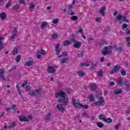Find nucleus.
Masks as SVG:
<instances>
[{
  "label": "nucleus",
  "instance_id": "obj_6",
  "mask_svg": "<svg viewBox=\"0 0 130 130\" xmlns=\"http://www.w3.org/2000/svg\"><path fill=\"white\" fill-rule=\"evenodd\" d=\"M120 69H121L120 66L119 64H116L113 67L112 70L110 72V74L111 75H113L114 73L117 74Z\"/></svg>",
  "mask_w": 130,
  "mask_h": 130
},
{
  "label": "nucleus",
  "instance_id": "obj_36",
  "mask_svg": "<svg viewBox=\"0 0 130 130\" xmlns=\"http://www.w3.org/2000/svg\"><path fill=\"white\" fill-rule=\"evenodd\" d=\"M81 116L82 117H86L88 118L89 117V115H88V114H87V113L86 112H83L82 114H81Z\"/></svg>",
  "mask_w": 130,
  "mask_h": 130
},
{
  "label": "nucleus",
  "instance_id": "obj_11",
  "mask_svg": "<svg viewBox=\"0 0 130 130\" xmlns=\"http://www.w3.org/2000/svg\"><path fill=\"white\" fill-rule=\"evenodd\" d=\"M56 107L59 111H60L62 113L64 111V108H63V106L62 104L57 105Z\"/></svg>",
  "mask_w": 130,
  "mask_h": 130
},
{
  "label": "nucleus",
  "instance_id": "obj_35",
  "mask_svg": "<svg viewBox=\"0 0 130 130\" xmlns=\"http://www.w3.org/2000/svg\"><path fill=\"white\" fill-rule=\"evenodd\" d=\"M95 21V22H98V23H101L102 21V18H101V17H96Z\"/></svg>",
  "mask_w": 130,
  "mask_h": 130
},
{
  "label": "nucleus",
  "instance_id": "obj_52",
  "mask_svg": "<svg viewBox=\"0 0 130 130\" xmlns=\"http://www.w3.org/2000/svg\"><path fill=\"white\" fill-rule=\"evenodd\" d=\"M99 119L103 120V118H105V117L103 115H100L99 116Z\"/></svg>",
  "mask_w": 130,
  "mask_h": 130
},
{
  "label": "nucleus",
  "instance_id": "obj_37",
  "mask_svg": "<svg viewBox=\"0 0 130 130\" xmlns=\"http://www.w3.org/2000/svg\"><path fill=\"white\" fill-rule=\"evenodd\" d=\"M89 99L91 102L95 101V98H94V97H93L92 94H90L89 95Z\"/></svg>",
  "mask_w": 130,
  "mask_h": 130
},
{
  "label": "nucleus",
  "instance_id": "obj_1",
  "mask_svg": "<svg viewBox=\"0 0 130 130\" xmlns=\"http://www.w3.org/2000/svg\"><path fill=\"white\" fill-rule=\"evenodd\" d=\"M55 97V98H59L57 99V101L59 103H64L66 106L69 105V100L66 98L67 93L64 91L60 90V92H56Z\"/></svg>",
  "mask_w": 130,
  "mask_h": 130
},
{
  "label": "nucleus",
  "instance_id": "obj_8",
  "mask_svg": "<svg viewBox=\"0 0 130 130\" xmlns=\"http://www.w3.org/2000/svg\"><path fill=\"white\" fill-rule=\"evenodd\" d=\"M120 20H122V21L126 22V23L128 22V20H127L125 16H122L121 14H119L116 18V22H118Z\"/></svg>",
  "mask_w": 130,
  "mask_h": 130
},
{
  "label": "nucleus",
  "instance_id": "obj_44",
  "mask_svg": "<svg viewBox=\"0 0 130 130\" xmlns=\"http://www.w3.org/2000/svg\"><path fill=\"white\" fill-rule=\"evenodd\" d=\"M121 74L122 76H126V72L124 71V69H122L121 71Z\"/></svg>",
  "mask_w": 130,
  "mask_h": 130
},
{
  "label": "nucleus",
  "instance_id": "obj_40",
  "mask_svg": "<svg viewBox=\"0 0 130 130\" xmlns=\"http://www.w3.org/2000/svg\"><path fill=\"white\" fill-rule=\"evenodd\" d=\"M51 116V114L48 113V114L46 116V117H45L46 120H49V119H50Z\"/></svg>",
  "mask_w": 130,
  "mask_h": 130
},
{
  "label": "nucleus",
  "instance_id": "obj_7",
  "mask_svg": "<svg viewBox=\"0 0 130 130\" xmlns=\"http://www.w3.org/2000/svg\"><path fill=\"white\" fill-rule=\"evenodd\" d=\"M98 101H96L94 103V105H95V106H99L100 105H104V104H105V100H104L103 99V96H100L99 99Z\"/></svg>",
  "mask_w": 130,
  "mask_h": 130
},
{
  "label": "nucleus",
  "instance_id": "obj_39",
  "mask_svg": "<svg viewBox=\"0 0 130 130\" xmlns=\"http://www.w3.org/2000/svg\"><path fill=\"white\" fill-rule=\"evenodd\" d=\"M80 66H81V67H90V64H89L86 62H84L83 63H81Z\"/></svg>",
  "mask_w": 130,
  "mask_h": 130
},
{
  "label": "nucleus",
  "instance_id": "obj_20",
  "mask_svg": "<svg viewBox=\"0 0 130 130\" xmlns=\"http://www.w3.org/2000/svg\"><path fill=\"white\" fill-rule=\"evenodd\" d=\"M117 85H122L123 84V80H122V78L119 77L117 79Z\"/></svg>",
  "mask_w": 130,
  "mask_h": 130
},
{
  "label": "nucleus",
  "instance_id": "obj_63",
  "mask_svg": "<svg viewBox=\"0 0 130 130\" xmlns=\"http://www.w3.org/2000/svg\"><path fill=\"white\" fill-rule=\"evenodd\" d=\"M15 36H17V35L12 34V35L11 36V39H14Z\"/></svg>",
  "mask_w": 130,
  "mask_h": 130
},
{
  "label": "nucleus",
  "instance_id": "obj_50",
  "mask_svg": "<svg viewBox=\"0 0 130 130\" xmlns=\"http://www.w3.org/2000/svg\"><path fill=\"white\" fill-rule=\"evenodd\" d=\"M16 107H17V106L16 105H12L11 106V109H13V110H14V111H16Z\"/></svg>",
  "mask_w": 130,
  "mask_h": 130
},
{
  "label": "nucleus",
  "instance_id": "obj_24",
  "mask_svg": "<svg viewBox=\"0 0 130 130\" xmlns=\"http://www.w3.org/2000/svg\"><path fill=\"white\" fill-rule=\"evenodd\" d=\"M97 89V85L95 84H92L90 85L91 91H95Z\"/></svg>",
  "mask_w": 130,
  "mask_h": 130
},
{
  "label": "nucleus",
  "instance_id": "obj_15",
  "mask_svg": "<svg viewBox=\"0 0 130 130\" xmlns=\"http://www.w3.org/2000/svg\"><path fill=\"white\" fill-rule=\"evenodd\" d=\"M5 71L4 69H0V78L1 80H3L4 81H6V78L4 77V74Z\"/></svg>",
  "mask_w": 130,
  "mask_h": 130
},
{
  "label": "nucleus",
  "instance_id": "obj_34",
  "mask_svg": "<svg viewBox=\"0 0 130 130\" xmlns=\"http://www.w3.org/2000/svg\"><path fill=\"white\" fill-rule=\"evenodd\" d=\"M71 20L72 21H77V20H78V16L74 15L71 17Z\"/></svg>",
  "mask_w": 130,
  "mask_h": 130
},
{
  "label": "nucleus",
  "instance_id": "obj_17",
  "mask_svg": "<svg viewBox=\"0 0 130 130\" xmlns=\"http://www.w3.org/2000/svg\"><path fill=\"white\" fill-rule=\"evenodd\" d=\"M34 63V60H29L27 61L25 64L24 66L26 67H30V66H32Z\"/></svg>",
  "mask_w": 130,
  "mask_h": 130
},
{
  "label": "nucleus",
  "instance_id": "obj_13",
  "mask_svg": "<svg viewBox=\"0 0 130 130\" xmlns=\"http://www.w3.org/2000/svg\"><path fill=\"white\" fill-rule=\"evenodd\" d=\"M73 44V42H72V39L71 41H64L62 43V45L63 46H68V45H72Z\"/></svg>",
  "mask_w": 130,
  "mask_h": 130
},
{
  "label": "nucleus",
  "instance_id": "obj_60",
  "mask_svg": "<svg viewBox=\"0 0 130 130\" xmlns=\"http://www.w3.org/2000/svg\"><path fill=\"white\" fill-rule=\"evenodd\" d=\"M105 57H103L100 59L101 62H103V61H105Z\"/></svg>",
  "mask_w": 130,
  "mask_h": 130
},
{
  "label": "nucleus",
  "instance_id": "obj_10",
  "mask_svg": "<svg viewBox=\"0 0 130 130\" xmlns=\"http://www.w3.org/2000/svg\"><path fill=\"white\" fill-rule=\"evenodd\" d=\"M106 10V7L103 6L100 9L99 13L101 14V15H102V16H104L105 15V11Z\"/></svg>",
  "mask_w": 130,
  "mask_h": 130
},
{
  "label": "nucleus",
  "instance_id": "obj_58",
  "mask_svg": "<svg viewBox=\"0 0 130 130\" xmlns=\"http://www.w3.org/2000/svg\"><path fill=\"white\" fill-rule=\"evenodd\" d=\"M25 0H20L19 4H26V3H25Z\"/></svg>",
  "mask_w": 130,
  "mask_h": 130
},
{
  "label": "nucleus",
  "instance_id": "obj_27",
  "mask_svg": "<svg viewBox=\"0 0 130 130\" xmlns=\"http://www.w3.org/2000/svg\"><path fill=\"white\" fill-rule=\"evenodd\" d=\"M103 121H105V122H107V123H109L112 121V119H111V118H109L108 119L103 118Z\"/></svg>",
  "mask_w": 130,
  "mask_h": 130
},
{
  "label": "nucleus",
  "instance_id": "obj_45",
  "mask_svg": "<svg viewBox=\"0 0 130 130\" xmlns=\"http://www.w3.org/2000/svg\"><path fill=\"white\" fill-rule=\"evenodd\" d=\"M102 74H103L102 69H100V71L98 72V74L100 77H102L103 76Z\"/></svg>",
  "mask_w": 130,
  "mask_h": 130
},
{
  "label": "nucleus",
  "instance_id": "obj_9",
  "mask_svg": "<svg viewBox=\"0 0 130 130\" xmlns=\"http://www.w3.org/2000/svg\"><path fill=\"white\" fill-rule=\"evenodd\" d=\"M123 84L125 85V90L127 92H129L130 91V84L128 83V81L127 79H124Z\"/></svg>",
  "mask_w": 130,
  "mask_h": 130
},
{
  "label": "nucleus",
  "instance_id": "obj_42",
  "mask_svg": "<svg viewBox=\"0 0 130 130\" xmlns=\"http://www.w3.org/2000/svg\"><path fill=\"white\" fill-rule=\"evenodd\" d=\"M13 53L14 55H16V54H17L18 53V49H17V48H14Z\"/></svg>",
  "mask_w": 130,
  "mask_h": 130
},
{
  "label": "nucleus",
  "instance_id": "obj_30",
  "mask_svg": "<svg viewBox=\"0 0 130 130\" xmlns=\"http://www.w3.org/2000/svg\"><path fill=\"white\" fill-rule=\"evenodd\" d=\"M11 5H12V0H9V2L7 3L5 8L8 9L9 7H11Z\"/></svg>",
  "mask_w": 130,
  "mask_h": 130
},
{
  "label": "nucleus",
  "instance_id": "obj_18",
  "mask_svg": "<svg viewBox=\"0 0 130 130\" xmlns=\"http://www.w3.org/2000/svg\"><path fill=\"white\" fill-rule=\"evenodd\" d=\"M17 126V123L15 121H13L12 123L8 126V128H14V127H16Z\"/></svg>",
  "mask_w": 130,
  "mask_h": 130
},
{
  "label": "nucleus",
  "instance_id": "obj_59",
  "mask_svg": "<svg viewBox=\"0 0 130 130\" xmlns=\"http://www.w3.org/2000/svg\"><path fill=\"white\" fill-rule=\"evenodd\" d=\"M117 14H118V11L117 10H115L114 12L113 13V15L116 16V15H117Z\"/></svg>",
  "mask_w": 130,
  "mask_h": 130
},
{
  "label": "nucleus",
  "instance_id": "obj_32",
  "mask_svg": "<svg viewBox=\"0 0 130 130\" xmlns=\"http://www.w3.org/2000/svg\"><path fill=\"white\" fill-rule=\"evenodd\" d=\"M77 74L79 76V77H83L85 76V73L83 71L78 72Z\"/></svg>",
  "mask_w": 130,
  "mask_h": 130
},
{
  "label": "nucleus",
  "instance_id": "obj_57",
  "mask_svg": "<svg viewBox=\"0 0 130 130\" xmlns=\"http://www.w3.org/2000/svg\"><path fill=\"white\" fill-rule=\"evenodd\" d=\"M126 41L127 42H130V37H127L125 38Z\"/></svg>",
  "mask_w": 130,
  "mask_h": 130
},
{
  "label": "nucleus",
  "instance_id": "obj_12",
  "mask_svg": "<svg viewBox=\"0 0 130 130\" xmlns=\"http://www.w3.org/2000/svg\"><path fill=\"white\" fill-rule=\"evenodd\" d=\"M47 71L49 74H54L55 73V69L53 67H49L47 68Z\"/></svg>",
  "mask_w": 130,
  "mask_h": 130
},
{
  "label": "nucleus",
  "instance_id": "obj_53",
  "mask_svg": "<svg viewBox=\"0 0 130 130\" xmlns=\"http://www.w3.org/2000/svg\"><path fill=\"white\" fill-rule=\"evenodd\" d=\"M58 37V35H57L56 34H54L52 36V37L53 39H56V38H57Z\"/></svg>",
  "mask_w": 130,
  "mask_h": 130
},
{
  "label": "nucleus",
  "instance_id": "obj_4",
  "mask_svg": "<svg viewBox=\"0 0 130 130\" xmlns=\"http://www.w3.org/2000/svg\"><path fill=\"white\" fill-rule=\"evenodd\" d=\"M111 48H112V46H105L104 48V50H103L101 52L102 55H107V54H111Z\"/></svg>",
  "mask_w": 130,
  "mask_h": 130
},
{
  "label": "nucleus",
  "instance_id": "obj_26",
  "mask_svg": "<svg viewBox=\"0 0 130 130\" xmlns=\"http://www.w3.org/2000/svg\"><path fill=\"white\" fill-rule=\"evenodd\" d=\"M70 60V58L69 57L67 58H64L63 59L61 60L60 63H67L68 61Z\"/></svg>",
  "mask_w": 130,
  "mask_h": 130
},
{
  "label": "nucleus",
  "instance_id": "obj_41",
  "mask_svg": "<svg viewBox=\"0 0 130 130\" xmlns=\"http://www.w3.org/2000/svg\"><path fill=\"white\" fill-rule=\"evenodd\" d=\"M19 8H20V5L17 4L12 7V10H18Z\"/></svg>",
  "mask_w": 130,
  "mask_h": 130
},
{
  "label": "nucleus",
  "instance_id": "obj_51",
  "mask_svg": "<svg viewBox=\"0 0 130 130\" xmlns=\"http://www.w3.org/2000/svg\"><path fill=\"white\" fill-rule=\"evenodd\" d=\"M68 10L70 11V12H73V5H70L68 7Z\"/></svg>",
  "mask_w": 130,
  "mask_h": 130
},
{
  "label": "nucleus",
  "instance_id": "obj_23",
  "mask_svg": "<svg viewBox=\"0 0 130 130\" xmlns=\"http://www.w3.org/2000/svg\"><path fill=\"white\" fill-rule=\"evenodd\" d=\"M3 39L4 37H0V52L2 49H3V46H4V43H3V41H2V40H3Z\"/></svg>",
  "mask_w": 130,
  "mask_h": 130
},
{
  "label": "nucleus",
  "instance_id": "obj_16",
  "mask_svg": "<svg viewBox=\"0 0 130 130\" xmlns=\"http://www.w3.org/2000/svg\"><path fill=\"white\" fill-rule=\"evenodd\" d=\"M73 106L76 108H78V109H81V108H82V104L79 102H77L76 103H74Z\"/></svg>",
  "mask_w": 130,
  "mask_h": 130
},
{
  "label": "nucleus",
  "instance_id": "obj_64",
  "mask_svg": "<svg viewBox=\"0 0 130 130\" xmlns=\"http://www.w3.org/2000/svg\"><path fill=\"white\" fill-rule=\"evenodd\" d=\"M110 86H114V85H115V83L113 81L110 82Z\"/></svg>",
  "mask_w": 130,
  "mask_h": 130
},
{
  "label": "nucleus",
  "instance_id": "obj_33",
  "mask_svg": "<svg viewBox=\"0 0 130 130\" xmlns=\"http://www.w3.org/2000/svg\"><path fill=\"white\" fill-rule=\"evenodd\" d=\"M91 70H96V67H97V63H92L91 65Z\"/></svg>",
  "mask_w": 130,
  "mask_h": 130
},
{
  "label": "nucleus",
  "instance_id": "obj_29",
  "mask_svg": "<svg viewBox=\"0 0 130 130\" xmlns=\"http://www.w3.org/2000/svg\"><path fill=\"white\" fill-rule=\"evenodd\" d=\"M21 58H22V55H18L16 56V61H17V62H20L21 61Z\"/></svg>",
  "mask_w": 130,
  "mask_h": 130
},
{
  "label": "nucleus",
  "instance_id": "obj_3",
  "mask_svg": "<svg viewBox=\"0 0 130 130\" xmlns=\"http://www.w3.org/2000/svg\"><path fill=\"white\" fill-rule=\"evenodd\" d=\"M41 92H42V88L39 87L38 88L36 89L35 90H31L29 91L28 95L29 96H38V95H40L41 94Z\"/></svg>",
  "mask_w": 130,
  "mask_h": 130
},
{
  "label": "nucleus",
  "instance_id": "obj_21",
  "mask_svg": "<svg viewBox=\"0 0 130 130\" xmlns=\"http://www.w3.org/2000/svg\"><path fill=\"white\" fill-rule=\"evenodd\" d=\"M7 18V15L4 12H2L0 14V18L1 20H5Z\"/></svg>",
  "mask_w": 130,
  "mask_h": 130
},
{
  "label": "nucleus",
  "instance_id": "obj_5",
  "mask_svg": "<svg viewBox=\"0 0 130 130\" xmlns=\"http://www.w3.org/2000/svg\"><path fill=\"white\" fill-rule=\"evenodd\" d=\"M72 42L74 44V47L79 49L81 46H82V42L77 41V40L75 38L72 39Z\"/></svg>",
  "mask_w": 130,
  "mask_h": 130
},
{
  "label": "nucleus",
  "instance_id": "obj_38",
  "mask_svg": "<svg viewBox=\"0 0 130 130\" xmlns=\"http://www.w3.org/2000/svg\"><path fill=\"white\" fill-rule=\"evenodd\" d=\"M98 127H103V126H104V124H103V123H102V122H98L96 123Z\"/></svg>",
  "mask_w": 130,
  "mask_h": 130
},
{
  "label": "nucleus",
  "instance_id": "obj_62",
  "mask_svg": "<svg viewBox=\"0 0 130 130\" xmlns=\"http://www.w3.org/2000/svg\"><path fill=\"white\" fill-rule=\"evenodd\" d=\"M78 32L79 33H80L81 34H83V29L80 28L78 30Z\"/></svg>",
  "mask_w": 130,
  "mask_h": 130
},
{
  "label": "nucleus",
  "instance_id": "obj_49",
  "mask_svg": "<svg viewBox=\"0 0 130 130\" xmlns=\"http://www.w3.org/2000/svg\"><path fill=\"white\" fill-rule=\"evenodd\" d=\"M31 89V86L29 85H26L25 87V92H27V91H29V90Z\"/></svg>",
  "mask_w": 130,
  "mask_h": 130
},
{
  "label": "nucleus",
  "instance_id": "obj_28",
  "mask_svg": "<svg viewBox=\"0 0 130 130\" xmlns=\"http://www.w3.org/2000/svg\"><path fill=\"white\" fill-rule=\"evenodd\" d=\"M84 56V52H82L81 51H78L77 57H83Z\"/></svg>",
  "mask_w": 130,
  "mask_h": 130
},
{
  "label": "nucleus",
  "instance_id": "obj_2",
  "mask_svg": "<svg viewBox=\"0 0 130 130\" xmlns=\"http://www.w3.org/2000/svg\"><path fill=\"white\" fill-rule=\"evenodd\" d=\"M59 46H60V44L57 43L55 47L56 55H57V58H59V57H62V56H67L68 55L67 52H62V54L59 55V53L61 51V48H60Z\"/></svg>",
  "mask_w": 130,
  "mask_h": 130
},
{
  "label": "nucleus",
  "instance_id": "obj_19",
  "mask_svg": "<svg viewBox=\"0 0 130 130\" xmlns=\"http://www.w3.org/2000/svg\"><path fill=\"white\" fill-rule=\"evenodd\" d=\"M114 93L115 94V95H118V94H121V93H122V89L121 88L115 89L114 91Z\"/></svg>",
  "mask_w": 130,
  "mask_h": 130
},
{
  "label": "nucleus",
  "instance_id": "obj_14",
  "mask_svg": "<svg viewBox=\"0 0 130 130\" xmlns=\"http://www.w3.org/2000/svg\"><path fill=\"white\" fill-rule=\"evenodd\" d=\"M19 119L21 122H23V121H28V118L26 117L25 116L21 115L19 117Z\"/></svg>",
  "mask_w": 130,
  "mask_h": 130
},
{
  "label": "nucleus",
  "instance_id": "obj_47",
  "mask_svg": "<svg viewBox=\"0 0 130 130\" xmlns=\"http://www.w3.org/2000/svg\"><path fill=\"white\" fill-rule=\"evenodd\" d=\"M40 53L44 55V54H45V53H46V51L41 49V50L40 51Z\"/></svg>",
  "mask_w": 130,
  "mask_h": 130
},
{
  "label": "nucleus",
  "instance_id": "obj_54",
  "mask_svg": "<svg viewBox=\"0 0 130 130\" xmlns=\"http://www.w3.org/2000/svg\"><path fill=\"white\" fill-rule=\"evenodd\" d=\"M77 102V101L76 100V99H75V98H72V104L73 105H74V103H76Z\"/></svg>",
  "mask_w": 130,
  "mask_h": 130
},
{
  "label": "nucleus",
  "instance_id": "obj_55",
  "mask_svg": "<svg viewBox=\"0 0 130 130\" xmlns=\"http://www.w3.org/2000/svg\"><path fill=\"white\" fill-rule=\"evenodd\" d=\"M54 24H57L58 23V19H55L53 21Z\"/></svg>",
  "mask_w": 130,
  "mask_h": 130
},
{
  "label": "nucleus",
  "instance_id": "obj_43",
  "mask_svg": "<svg viewBox=\"0 0 130 130\" xmlns=\"http://www.w3.org/2000/svg\"><path fill=\"white\" fill-rule=\"evenodd\" d=\"M81 108H84V109H88V108H89V106L88 105H81Z\"/></svg>",
  "mask_w": 130,
  "mask_h": 130
},
{
  "label": "nucleus",
  "instance_id": "obj_22",
  "mask_svg": "<svg viewBox=\"0 0 130 130\" xmlns=\"http://www.w3.org/2000/svg\"><path fill=\"white\" fill-rule=\"evenodd\" d=\"M35 9V5L33 4V2H31L29 5V11L30 12H33V10Z\"/></svg>",
  "mask_w": 130,
  "mask_h": 130
},
{
  "label": "nucleus",
  "instance_id": "obj_25",
  "mask_svg": "<svg viewBox=\"0 0 130 130\" xmlns=\"http://www.w3.org/2000/svg\"><path fill=\"white\" fill-rule=\"evenodd\" d=\"M47 26H48V23H47L46 22H43L42 23L40 28H41V29H43L47 27Z\"/></svg>",
  "mask_w": 130,
  "mask_h": 130
},
{
  "label": "nucleus",
  "instance_id": "obj_31",
  "mask_svg": "<svg viewBox=\"0 0 130 130\" xmlns=\"http://www.w3.org/2000/svg\"><path fill=\"white\" fill-rule=\"evenodd\" d=\"M114 47L116 50H118V51H119V53H120V51H122V49H123L122 47H120L119 48H118L117 46H115Z\"/></svg>",
  "mask_w": 130,
  "mask_h": 130
},
{
  "label": "nucleus",
  "instance_id": "obj_46",
  "mask_svg": "<svg viewBox=\"0 0 130 130\" xmlns=\"http://www.w3.org/2000/svg\"><path fill=\"white\" fill-rule=\"evenodd\" d=\"M18 33V30H17V28H14V30L12 31V34H14L15 35H17Z\"/></svg>",
  "mask_w": 130,
  "mask_h": 130
},
{
  "label": "nucleus",
  "instance_id": "obj_61",
  "mask_svg": "<svg viewBox=\"0 0 130 130\" xmlns=\"http://www.w3.org/2000/svg\"><path fill=\"white\" fill-rule=\"evenodd\" d=\"M119 124H117V125H116L115 126V129L118 130V128H119Z\"/></svg>",
  "mask_w": 130,
  "mask_h": 130
},
{
  "label": "nucleus",
  "instance_id": "obj_56",
  "mask_svg": "<svg viewBox=\"0 0 130 130\" xmlns=\"http://www.w3.org/2000/svg\"><path fill=\"white\" fill-rule=\"evenodd\" d=\"M19 95H20L22 98V100H24V96H23V95H22V93L21 92V91H19V92H18Z\"/></svg>",
  "mask_w": 130,
  "mask_h": 130
},
{
  "label": "nucleus",
  "instance_id": "obj_48",
  "mask_svg": "<svg viewBox=\"0 0 130 130\" xmlns=\"http://www.w3.org/2000/svg\"><path fill=\"white\" fill-rule=\"evenodd\" d=\"M127 24L126 23H124L122 25V30L125 29V28H127Z\"/></svg>",
  "mask_w": 130,
  "mask_h": 130
}]
</instances>
